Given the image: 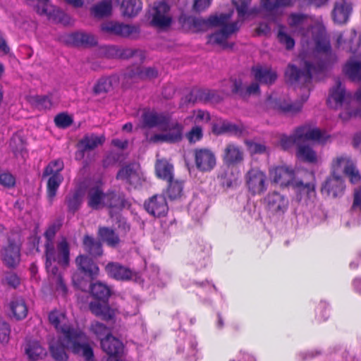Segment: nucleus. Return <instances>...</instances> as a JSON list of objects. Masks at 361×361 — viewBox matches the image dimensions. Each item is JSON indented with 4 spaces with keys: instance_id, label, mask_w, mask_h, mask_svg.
<instances>
[{
    "instance_id": "774afa93",
    "label": "nucleus",
    "mask_w": 361,
    "mask_h": 361,
    "mask_svg": "<svg viewBox=\"0 0 361 361\" xmlns=\"http://www.w3.org/2000/svg\"><path fill=\"white\" fill-rule=\"evenodd\" d=\"M144 206L146 211L154 216L156 210L158 209L157 195L152 196L147 202H145Z\"/></svg>"
},
{
    "instance_id": "3c124183",
    "label": "nucleus",
    "mask_w": 361,
    "mask_h": 361,
    "mask_svg": "<svg viewBox=\"0 0 361 361\" xmlns=\"http://www.w3.org/2000/svg\"><path fill=\"white\" fill-rule=\"evenodd\" d=\"M9 145L16 156H18V154H20L23 159L25 158L27 153L25 151V143L20 136L18 135H13L10 140Z\"/></svg>"
},
{
    "instance_id": "0eeeda50",
    "label": "nucleus",
    "mask_w": 361,
    "mask_h": 361,
    "mask_svg": "<svg viewBox=\"0 0 361 361\" xmlns=\"http://www.w3.org/2000/svg\"><path fill=\"white\" fill-rule=\"evenodd\" d=\"M245 184L252 195H261L268 189L269 180L265 172L256 169H250L245 175Z\"/></svg>"
},
{
    "instance_id": "423d86ee",
    "label": "nucleus",
    "mask_w": 361,
    "mask_h": 361,
    "mask_svg": "<svg viewBox=\"0 0 361 361\" xmlns=\"http://www.w3.org/2000/svg\"><path fill=\"white\" fill-rule=\"evenodd\" d=\"M63 167V161L58 159L49 162L44 170L43 177H49L47 185V195L50 204H52L57 190L63 180V177L60 173Z\"/></svg>"
},
{
    "instance_id": "09e8293b",
    "label": "nucleus",
    "mask_w": 361,
    "mask_h": 361,
    "mask_svg": "<svg viewBox=\"0 0 361 361\" xmlns=\"http://www.w3.org/2000/svg\"><path fill=\"white\" fill-rule=\"evenodd\" d=\"M123 80L126 83H133L141 80L140 66L133 65L128 67L123 73Z\"/></svg>"
},
{
    "instance_id": "4be33fe9",
    "label": "nucleus",
    "mask_w": 361,
    "mask_h": 361,
    "mask_svg": "<svg viewBox=\"0 0 361 361\" xmlns=\"http://www.w3.org/2000/svg\"><path fill=\"white\" fill-rule=\"evenodd\" d=\"M343 73L353 81H361V55L351 58L345 64ZM357 99L361 102V89L356 93Z\"/></svg>"
},
{
    "instance_id": "0e129e2a",
    "label": "nucleus",
    "mask_w": 361,
    "mask_h": 361,
    "mask_svg": "<svg viewBox=\"0 0 361 361\" xmlns=\"http://www.w3.org/2000/svg\"><path fill=\"white\" fill-rule=\"evenodd\" d=\"M81 204V198L79 194L74 193L67 199V204L70 212H75L79 209Z\"/></svg>"
},
{
    "instance_id": "aec40b11",
    "label": "nucleus",
    "mask_w": 361,
    "mask_h": 361,
    "mask_svg": "<svg viewBox=\"0 0 361 361\" xmlns=\"http://www.w3.org/2000/svg\"><path fill=\"white\" fill-rule=\"evenodd\" d=\"M4 263L8 267H16L20 262V247L11 240H8L1 251Z\"/></svg>"
},
{
    "instance_id": "bf43d9fd",
    "label": "nucleus",
    "mask_w": 361,
    "mask_h": 361,
    "mask_svg": "<svg viewBox=\"0 0 361 361\" xmlns=\"http://www.w3.org/2000/svg\"><path fill=\"white\" fill-rule=\"evenodd\" d=\"M54 122L56 126L66 128L71 125L73 119L71 116L66 114H59L55 118Z\"/></svg>"
},
{
    "instance_id": "a878e982",
    "label": "nucleus",
    "mask_w": 361,
    "mask_h": 361,
    "mask_svg": "<svg viewBox=\"0 0 361 361\" xmlns=\"http://www.w3.org/2000/svg\"><path fill=\"white\" fill-rule=\"evenodd\" d=\"M101 346L102 350L110 356L119 355L123 348L122 342L112 335L102 339Z\"/></svg>"
},
{
    "instance_id": "bb28decb",
    "label": "nucleus",
    "mask_w": 361,
    "mask_h": 361,
    "mask_svg": "<svg viewBox=\"0 0 361 361\" xmlns=\"http://www.w3.org/2000/svg\"><path fill=\"white\" fill-rule=\"evenodd\" d=\"M66 349L73 350L67 347L65 336L56 341H52L49 344V350L53 358L56 361H67L68 355Z\"/></svg>"
},
{
    "instance_id": "1a4fd4ad",
    "label": "nucleus",
    "mask_w": 361,
    "mask_h": 361,
    "mask_svg": "<svg viewBox=\"0 0 361 361\" xmlns=\"http://www.w3.org/2000/svg\"><path fill=\"white\" fill-rule=\"evenodd\" d=\"M138 127L143 130L147 142L149 143L158 142V114L155 110H144L140 118Z\"/></svg>"
},
{
    "instance_id": "dca6fc26",
    "label": "nucleus",
    "mask_w": 361,
    "mask_h": 361,
    "mask_svg": "<svg viewBox=\"0 0 361 361\" xmlns=\"http://www.w3.org/2000/svg\"><path fill=\"white\" fill-rule=\"evenodd\" d=\"M108 276L117 281L137 280V273L118 262H109L105 267Z\"/></svg>"
},
{
    "instance_id": "b1692460",
    "label": "nucleus",
    "mask_w": 361,
    "mask_h": 361,
    "mask_svg": "<svg viewBox=\"0 0 361 361\" xmlns=\"http://www.w3.org/2000/svg\"><path fill=\"white\" fill-rule=\"evenodd\" d=\"M352 10L353 7L351 0L336 1L332 12L334 21L339 24L346 23Z\"/></svg>"
},
{
    "instance_id": "ddd939ff",
    "label": "nucleus",
    "mask_w": 361,
    "mask_h": 361,
    "mask_svg": "<svg viewBox=\"0 0 361 361\" xmlns=\"http://www.w3.org/2000/svg\"><path fill=\"white\" fill-rule=\"evenodd\" d=\"M196 168L202 172L211 171L216 165L214 153L208 148H196L193 151Z\"/></svg>"
},
{
    "instance_id": "c9c22d12",
    "label": "nucleus",
    "mask_w": 361,
    "mask_h": 361,
    "mask_svg": "<svg viewBox=\"0 0 361 361\" xmlns=\"http://www.w3.org/2000/svg\"><path fill=\"white\" fill-rule=\"evenodd\" d=\"M297 157L305 162L315 163L317 161V156L312 148L307 145H299L296 151Z\"/></svg>"
},
{
    "instance_id": "13d9d810",
    "label": "nucleus",
    "mask_w": 361,
    "mask_h": 361,
    "mask_svg": "<svg viewBox=\"0 0 361 361\" xmlns=\"http://www.w3.org/2000/svg\"><path fill=\"white\" fill-rule=\"evenodd\" d=\"M283 29V26H280L278 32V39L281 44L286 45L287 49H291L295 45L294 39L286 34Z\"/></svg>"
},
{
    "instance_id": "e433bc0d",
    "label": "nucleus",
    "mask_w": 361,
    "mask_h": 361,
    "mask_svg": "<svg viewBox=\"0 0 361 361\" xmlns=\"http://www.w3.org/2000/svg\"><path fill=\"white\" fill-rule=\"evenodd\" d=\"M118 78L117 76L113 75L108 78H102L95 85L94 90L97 94L107 92L118 85Z\"/></svg>"
},
{
    "instance_id": "72a5a7b5",
    "label": "nucleus",
    "mask_w": 361,
    "mask_h": 361,
    "mask_svg": "<svg viewBox=\"0 0 361 361\" xmlns=\"http://www.w3.org/2000/svg\"><path fill=\"white\" fill-rule=\"evenodd\" d=\"M142 10V2L140 0H123L121 5V13L126 17H134Z\"/></svg>"
},
{
    "instance_id": "5701e85b",
    "label": "nucleus",
    "mask_w": 361,
    "mask_h": 361,
    "mask_svg": "<svg viewBox=\"0 0 361 361\" xmlns=\"http://www.w3.org/2000/svg\"><path fill=\"white\" fill-rule=\"evenodd\" d=\"M265 202L268 209L274 214L284 213L288 208V200L277 192L269 193L265 197Z\"/></svg>"
},
{
    "instance_id": "8fccbe9b",
    "label": "nucleus",
    "mask_w": 361,
    "mask_h": 361,
    "mask_svg": "<svg viewBox=\"0 0 361 361\" xmlns=\"http://www.w3.org/2000/svg\"><path fill=\"white\" fill-rule=\"evenodd\" d=\"M251 1L252 0L232 1L233 4L235 6L237 10L239 19L243 20L246 15L252 14L255 12L254 10H249V6Z\"/></svg>"
},
{
    "instance_id": "338daca9",
    "label": "nucleus",
    "mask_w": 361,
    "mask_h": 361,
    "mask_svg": "<svg viewBox=\"0 0 361 361\" xmlns=\"http://www.w3.org/2000/svg\"><path fill=\"white\" fill-rule=\"evenodd\" d=\"M141 80H147L155 78L157 71L154 67H141L140 66Z\"/></svg>"
},
{
    "instance_id": "de8ad7c7",
    "label": "nucleus",
    "mask_w": 361,
    "mask_h": 361,
    "mask_svg": "<svg viewBox=\"0 0 361 361\" xmlns=\"http://www.w3.org/2000/svg\"><path fill=\"white\" fill-rule=\"evenodd\" d=\"M92 295L99 300H106L111 294L110 288L104 283L97 282L91 286Z\"/></svg>"
},
{
    "instance_id": "393cba45",
    "label": "nucleus",
    "mask_w": 361,
    "mask_h": 361,
    "mask_svg": "<svg viewBox=\"0 0 361 361\" xmlns=\"http://www.w3.org/2000/svg\"><path fill=\"white\" fill-rule=\"evenodd\" d=\"M186 99L188 102H217L221 98L217 95L214 90H202V89H193L190 93L186 96Z\"/></svg>"
},
{
    "instance_id": "6e6552de",
    "label": "nucleus",
    "mask_w": 361,
    "mask_h": 361,
    "mask_svg": "<svg viewBox=\"0 0 361 361\" xmlns=\"http://www.w3.org/2000/svg\"><path fill=\"white\" fill-rule=\"evenodd\" d=\"M269 175L273 182L286 186L295 184L298 187L307 189V192L314 190V185L311 183H304L302 181H295L294 171L287 166H278L269 171Z\"/></svg>"
},
{
    "instance_id": "9b49d317",
    "label": "nucleus",
    "mask_w": 361,
    "mask_h": 361,
    "mask_svg": "<svg viewBox=\"0 0 361 361\" xmlns=\"http://www.w3.org/2000/svg\"><path fill=\"white\" fill-rule=\"evenodd\" d=\"M294 131L299 142L304 141H315L324 143L329 137L324 131H322L319 128L311 123H306L298 127Z\"/></svg>"
},
{
    "instance_id": "2eb2a0df",
    "label": "nucleus",
    "mask_w": 361,
    "mask_h": 361,
    "mask_svg": "<svg viewBox=\"0 0 361 361\" xmlns=\"http://www.w3.org/2000/svg\"><path fill=\"white\" fill-rule=\"evenodd\" d=\"M224 82L226 87L223 90L226 94L231 92L243 98H247L251 94H257L259 91V86L257 82H252L247 87L243 86L240 79H230Z\"/></svg>"
},
{
    "instance_id": "f8f14e48",
    "label": "nucleus",
    "mask_w": 361,
    "mask_h": 361,
    "mask_svg": "<svg viewBox=\"0 0 361 361\" xmlns=\"http://www.w3.org/2000/svg\"><path fill=\"white\" fill-rule=\"evenodd\" d=\"M219 27H222L220 30L207 36V44H216L223 49L231 47L227 42V39L238 30V22H234L231 24H228V22H226L224 25H219Z\"/></svg>"
},
{
    "instance_id": "f3484780",
    "label": "nucleus",
    "mask_w": 361,
    "mask_h": 361,
    "mask_svg": "<svg viewBox=\"0 0 361 361\" xmlns=\"http://www.w3.org/2000/svg\"><path fill=\"white\" fill-rule=\"evenodd\" d=\"M345 190L344 180L342 176L330 175L326 178L322 186V192L334 198L343 195Z\"/></svg>"
},
{
    "instance_id": "2f4dec72",
    "label": "nucleus",
    "mask_w": 361,
    "mask_h": 361,
    "mask_svg": "<svg viewBox=\"0 0 361 361\" xmlns=\"http://www.w3.org/2000/svg\"><path fill=\"white\" fill-rule=\"evenodd\" d=\"M167 183V188L164 192L166 197L171 200H175L183 195L184 182L179 179H172Z\"/></svg>"
},
{
    "instance_id": "58836bf2",
    "label": "nucleus",
    "mask_w": 361,
    "mask_h": 361,
    "mask_svg": "<svg viewBox=\"0 0 361 361\" xmlns=\"http://www.w3.org/2000/svg\"><path fill=\"white\" fill-rule=\"evenodd\" d=\"M112 11V3L110 0L103 1L93 6L91 8V13L95 17L102 18L111 15Z\"/></svg>"
},
{
    "instance_id": "ea45409f",
    "label": "nucleus",
    "mask_w": 361,
    "mask_h": 361,
    "mask_svg": "<svg viewBox=\"0 0 361 361\" xmlns=\"http://www.w3.org/2000/svg\"><path fill=\"white\" fill-rule=\"evenodd\" d=\"M213 132L216 135H221L229 133L233 135H240L242 129L237 125L231 123L228 121H223L219 124H216L213 127Z\"/></svg>"
},
{
    "instance_id": "a211bd4d",
    "label": "nucleus",
    "mask_w": 361,
    "mask_h": 361,
    "mask_svg": "<svg viewBox=\"0 0 361 361\" xmlns=\"http://www.w3.org/2000/svg\"><path fill=\"white\" fill-rule=\"evenodd\" d=\"M117 178L126 181L135 188L140 186L145 180L140 166L136 164L122 168L117 173Z\"/></svg>"
},
{
    "instance_id": "f257e3e1",
    "label": "nucleus",
    "mask_w": 361,
    "mask_h": 361,
    "mask_svg": "<svg viewBox=\"0 0 361 361\" xmlns=\"http://www.w3.org/2000/svg\"><path fill=\"white\" fill-rule=\"evenodd\" d=\"M317 59L324 58V60L311 63L305 62V71H300L295 66L289 65L285 75L287 80L295 85V88L302 90L300 101L293 103L281 104V109L291 114L299 112L303 104L310 96V85L312 78L317 73L322 72L327 66L329 60L331 58V51L329 42L319 40L316 44Z\"/></svg>"
},
{
    "instance_id": "4c0bfd02",
    "label": "nucleus",
    "mask_w": 361,
    "mask_h": 361,
    "mask_svg": "<svg viewBox=\"0 0 361 361\" xmlns=\"http://www.w3.org/2000/svg\"><path fill=\"white\" fill-rule=\"evenodd\" d=\"M98 234L100 238L110 247H116L120 243L118 235L115 233L114 230L109 228H99Z\"/></svg>"
},
{
    "instance_id": "4468645a",
    "label": "nucleus",
    "mask_w": 361,
    "mask_h": 361,
    "mask_svg": "<svg viewBox=\"0 0 361 361\" xmlns=\"http://www.w3.org/2000/svg\"><path fill=\"white\" fill-rule=\"evenodd\" d=\"M102 32L123 37H131L139 33V28L134 25L117 21H106L101 25Z\"/></svg>"
},
{
    "instance_id": "5fc2aeb1",
    "label": "nucleus",
    "mask_w": 361,
    "mask_h": 361,
    "mask_svg": "<svg viewBox=\"0 0 361 361\" xmlns=\"http://www.w3.org/2000/svg\"><path fill=\"white\" fill-rule=\"evenodd\" d=\"M90 329L92 332L101 341L106 336H111V330L104 324L99 322H92Z\"/></svg>"
},
{
    "instance_id": "7c9ffc66",
    "label": "nucleus",
    "mask_w": 361,
    "mask_h": 361,
    "mask_svg": "<svg viewBox=\"0 0 361 361\" xmlns=\"http://www.w3.org/2000/svg\"><path fill=\"white\" fill-rule=\"evenodd\" d=\"M76 264L78 268L85 274L91 277L98 275L99 267L90 258L84 255H80L76 258Z\"/></svg>"
},
{
    "instance_id": "c03bdc74",
    "label": "nucleus",
    "mask_w": 361,
    "mask_h": 361,
    "mask_svg": "<svg viewBox=\"0 0 361 361\" xmlns=\"http://www.w3.org/2000/svg\"><path fill=\"white\" fill-rule=\"evenodd\" d=\"M11 309L13 317L18 320L23 319L27 316V307L25 301L21 298H17L12 301Z\"/></svg>"
},
{
    "instance_id": "6ab92c4d",
    "label": "nucleus",
    "mask_w": 361,
    "mask_h": 361,
    "mask_svg": "<svg viewBox=\"0 0 361 361\" xmlns=\"http://www.w3.org/2000/svg\"><path fill=\"white\" fill-rule=\"evenodd\" d=\"M244 153L243 149L233 143L226 145L223 150L222 159L228 166L238 165L243 161Z\"/></svg>"
},
{
    "instance_id": "cd10ccee",
    "label": "nucleus",
    "mask_w": 361,
    "mask_h": 361,
    "mask_svg": "<svg viewBox=\"0 0 361 361\" xmlns=\"http://www.w3.org/2000/svg\"><path fill=\"white\" fill-rule=\"evenodd\" d=\"M252 73L255 80L261 83L271 84L277 78V74L274 71L260 66L252 67Z\"/></svg>"
},
{
    "instance_id": "412c9836",
    "label": "nucleus",
    "mask_w": 361,
    "mask_h": 361,
    "mask_svg": "<svg viewBox=\"0 0 361 361\" xmlns=\"http://www.w3.org/2000/svg\"><path fill=\"white\" fill-rule=\"evenodd\" d=\"M104 193L100 186L91 187L87 191V204L93 209H100L106 206L108 196Z\"/></svg>"
},
{
    "instance_id": "a19ab883",
    "label": "nucleus",
    "mask_w": 361,
    "mask_h": 361,
    "mask_svg": "<svg viewBox=\"0 0 361 361\" xmlns=\"http://www.w3.org/2000/svg\"><path fill=\"white\" fill-rule=\"evenodd\" d=\"M83 245L86 252L93 257H99L102 255L103 250L101 243L94 240L90 236L86 235L83 240Z\"/></svg>"
},
{
    "instance_id": "9d476101",
    "label": "nucleus",
    "mask_w": 361,
    "mask_h": 361,
    "mask_svg": "<svg viewBox=\"0 0 361 361\" xmlns=\"http://www.w3.org/2000/svg\"><path fill=\"white\" fill-rule=\"evenodd\" d=\"M232 13H221L219 16H211L207 19L201 18L190 17L187 19V23L190 25V29L194 32H200L206 30L208 27H216L224 25L231 19Z\"/></svg>"
},
{
    "instance_id": "20e7f679",
    "label": "nucleus",
    "mask_w": 361,
    "mask_h": 361,
    "mask_svg": "<svg viewBox=\"0 0 361 361\" xmlns=\"http://www.w3.org/2000/svg\"><path fill=\"white\" fill-rule=\"evenodd\" d=\"M183 138V126L169 114H159V142L176 144Z\"/></svg>"
},
{
    "instance_id": "37998d69",
    "label": "nucleus",
    "mask_w": 361,
    "mask_h": 361,
    "mask_svg": "<svg viewBox=\"0 0 361 361\" xmlns=\"http://www.w3.org/2000/svg\"><path fill=\"white\" fill-rule=\"evenodd\" d=\"M289 27L295 31L301 30L307 22V16L300 13H292L288 17Z\"/></svg>"
},
{
    "instance_id": "e2e57ef3",
    "label": "nucleus",
    "mask_w": 361,
    "mask_h": 361,
    "mask_svg": "<svg viewBox=\"0 0 361 361\" xmlns=\"http://www.w3.org/2000/svg\"><path fill=\"white\" fill-rule=\"evenodd\" d=\"M11 329L8 324L0 320V343H7L9 341Z\"/></svg>"
},
{
    "instance_id": "c85d7f7f",
    "label": "nucleus",
    "mask_w": 361,
    "mask_h": 361,
    "mask_svg": "<svg viewBox=\"0 0 361 361\" xmlns=\"http://www.w3.org/2000/svg\"><path fill=\"white\" fill-rule=\"evenodd\" d=\"M90 308L94 314L105 320L111 319L115 315L114 310L111 309L104 301L92 302L90 304Z\"/></svg>"
},
{
    "instance_id": "79ce46f5",
    "label": "nucleus",
    "mask_w": 361,
    "mask_h": 361,
    "mask_svg": "<svg viewBox=\"0 0 361 361\" xmlns=\"http://www.w3.org/2000/svg\"><path fill=\"white\" fill-rule=\"evenodd\" d=\"M295 0H264L261 6L267 12H273L279 8L291 7Z\"/></svg>"
},
{
    "instance_id": "49530a36",
    "label": "nucleus",
    "mask_w": 361,
    "mask_h": 361,
    "mask_svg": "<svg viewBox=\"0 0 361 361\" xmlns=\"http://www.w3.org/2000/svg\"><path fill=\"white\" fill-rule=\"evenodd\" d=\"M170 6L165 2H159V30L169 27L172 23L169 13Z\"/></svg>"
},
{
    "instance_id": "69168bd1",
    "label": "nucleus",
    "mask_w": 361,
    "mask_h": 361,
    "mask_svg": "<svg viewBox=\"0 0 361 361\" xmlns=\"http://www.w3.org/2000/svg\"><path fill=\"white\" fill-rule=\"evenodd\" d=\"M36 106L39 109H47L51 106V102L49 97L47 96H37L35 98Z\"/></svg>"
},
{
    "instance_id": "a18cd8bd",
    "label": "nucleus",
    "mask_w": 361,
    "mask_h": 361,
    "mask_svg": "<svg viewBox=\"0 0 361 361\" xmlns=\"http://www.w3.org/2000/svg\"><path fill=\"white\" fill-rule=\"evenodd\" d=\"M159 178L166 182L174 178L173 165L166 159L159 160Z\"/></svg>"
},
{
    "instance_id": "473e14b6",
    "label": "nucleus",
    "mask_w": 361,
    "mask_h": 361,
    "mask_svg": "<svg viewBox=\"0 0 361 361\" xmlns=\"http://www.w3.org/2000/svg\"><path fill=\"white\" fill-rule=\"evenodd\" d=\"M351 158L342 154L333 159L331 164V173L341 176L342 173L345 171L346 168L353 163Z\"/></svg>"
},
{
    "instance_id": "6e6d98bb",
    "label": "nucleus",
    "mask_w": 361,
    "mask_h": 361,
    "mask_svg": "<svg viewBox=\"0 0 361 361\" xmlns=\"http://www.w3.org/2000/svg\"><path fill=\"white\" fill-rule=\"evenodd\" d=\"M344 173L348 177L351 183L354 185H359L360 183L361 174L354 161L346 168Z\"/></svg>"
},
{
    "instance_id": "603ef678",
    "label": "nucleus",
    "mask_w": 361,
    "mask_h": 361,
    "mask_svg": "<svg viewBox=\"0 0 361 361\" xmlns=\"http://www.w3.org/2000/svg\"><path fill=\"white\" fill-rule=\"evenodd\" d=\"M70 37L75 44H94L96 42L93 35L85 32H75Z\"/></svg>"
},
{
    "instance_id": "f704fd0d",
    "label": "nucleus",
    "mask_w": 361,
    "mask_h": 361,
    "mask_svg": "<svg viewBox=\"0 0 361 361\" xmlns=\"http://www.w3.org/2000/svg\"><path fill=\"white\" fill-rule=\"evenodd\" d=\"M103 142L102 137L94 134L87 135L78 143V147L82 152L92 150Z\"/></svg>"
},
{
    "instance_id": "4d7b16f0",
    "label": "nucleus",
    "mask_w": 361,
    "mask_h": 361,
    "mask_svg": "<svg viewBox=\"0 0 361 361\" xmlns=\"http://www.w3.org/2000/svg\"><path fill=\"white\" fill-rule=\"evenodd\" d=\"M147 21L149 25L155 28L158 27V4L154 3L146 14Z\"/></svg>"
},
{
    "instance_id": "052dcab7",
    "label": "nucleus",
    "mask_w": 361,
    "mask_h": 361,
    "mask_svg": "<svg viewBox=\"0 0 361 361\" xmlns=\"http://www.w3.org/2000/svg\"><path fill=\"white\" fill-rule=\"evenodd\" d=\"M281 145L284 149H287L293 145H299L298 139L295 136V131L290 136L283 135L280 140Z\"/></svg>"
},
{
    "instance_id": "39448f33",
    "label": "nucleus",
    "mask_w": 361,
    "mask_h": 361,
    "mask_svg": "<svg viewBox=\"0 0 361 361\" xmlns=\"http://www.w3.org/2000/svg\"><path fill=\"white\" fill-rule=\"evenodd\" d=\"M351 99L350 94L346 92L345 87L339 80H337L336 86L332 87L330 91L327 103L333 109L344 108L345 111L340 114V117L345 120L357 114L356 111H352L349 108Z\"/></svg>"
},
{
    "instance_id": "864d4df0",
    "label": "nucleus",
    "mask_w": 361,
    "mask_h": 361,
    "mask_svg": "<svg viewBox=\"0 0 361 361\" xmlns=\"http://www.w3.org/2000/svg\"><path fill=\"white\" fill-rule=\"evenodd\" d=\"M107 201L106 207L122 208L125 207L126 201L121 195L114 192H107Z\"/></svg>"
},
{
    "instance_id": "f03ea898",
    "label": "nucleus",
    "mask_w": 361,
    "mask_h": 361,
    "mask_svg": "<svg viewBox=\"0 0 361 361\" xmlns=\"http://www.w3.org/2000/svg\"><path fill=\"white\" fill-rule=\"evenodd\" d=\"M56 226L52 225L44 233L47 239L45 243L46 269L49 274L51 283L54 286L56 290L59 294L65 295L67 288L55 264L63 267L68 265L69 247L67 241L63 239L58 243L57 248L55 250L53 239L56 235Z\"/></svg>"
},
{
    "instance_id": "c756f323",
    "label": "nucleus",
    "mask_w": 361,
    "mask_h": 361,
    "mask_svg": "<svg viewBox=\"0 0 361 361\" xmlns=\"http://www.w3.org/2000/svg\"><path fill=\"white\" fill-rule=\"evenodd\" d=\"M25 352L31 361L42 359L47 355L46 350L36 341H28L25 345Z\"/></svg>"
},
{
    "instance_id": "7ed1b4c3",
    "label": "nucleus",
    "mask_w": 361,
    "mask_h": 361,
    "mask_svg": "<svg viewBox=\"0 0 361 361\" xmlns=\"http://www.w3.org/2000/svg\"><path fill=\"white\" fill-rule=\"evenodd\" d=\"M50 323L58 331L65 336V341L74 354L82 356L86 361H93L92 348L87 343L85 334L78 329L72 328L68 324L64 313L59 311H51L49 314Z\"/></svg>"
},
{
    "instance_id": "680f3d73",
    "label": "nucleus",
    "mask_w": 361,
    "mask_h": 361,
    "mask_svg": "<svg viewBox=\"0 0 361 361\" xmlns=\"http://www.w3.org/2000/svg\"><path fill=\"white\" fill-rule=\"evenodd\" d=\"M203 136L202 129L200 126L193 127L187 134L186 137L190 143H195L200 140Z\"/></svg>"
}]
</instances>
